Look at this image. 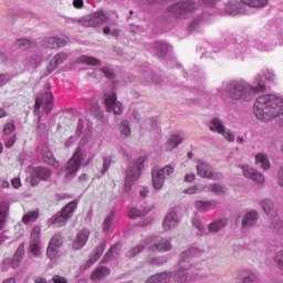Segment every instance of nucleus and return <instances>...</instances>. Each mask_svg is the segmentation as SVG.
I'll return each mask as SVG.
<instances>
[{"instance_id": "1", "label": "nucleus", "mask_w": 283, "mask_h": 283, "mask_svg": "<svg viewBox=\"0 0 283 283\" xmlns=\"http://www.w3.org/2000/svg\"><path fill=\"white\" fill-rule=\"evenodd\" d=\"M253 85L244 80L229 81L224 82L219 91L221 94H224L226 92L232 101H249L251 94H255V92H264L265 86L262 75L259 74L255 76Z\"/></svg>"}, {"instance_id": "2", "label": "nucleus", "mask_w": 283, "mask_h": 283, "mask_svg": "<svg viewBox=\"0 0 283 283\" xmlns=\"http://www.w3.org/2000/svg\"><path fill=\"white\" fill-rule=\"evenodd\" d=\"M253 112L254 116L263 123L273 120V118L283 114V98L276 95L260 96L254 103Z\"/></svg>"}, {"instance_id": "3", "label": "nucleus", "mask_w": 283, "mask_h": 283, "mask_svg": "<svg viewBox=\"0 0 283 283\" xmlns=\"http://www.w3.org/2000/svg\"><path fill=\"white\" fill-rule=\"evenodd\" d=\"M200 255H202V250L196 247H192L180 254L179 262L174 273L176 283H191L196 280V276L187 271H191V258H198Z\"/></svg>"}, {"instance_id": "4", "label": "nucleus", "mask_w": 283, "mask_h": 283, "mask_svg": "<svg viewBox=\"0 0 283 283\" xmlns=\"http://www.w3.org/2000/svg\"><path fill=\"white\" fill-rule=\"evenodd\" d=\"M174 171H176V166L171 164H168L163 168H153L151 181L154 189L160 191V189L165 187V180H167V178H171V176H174Z\"/></svg>"}, {"instance_id": "5", "label": "nucleus", "mask_w": 283, "mask_h": 283, "mask_svg": "<svg viewBox=\"0 0 283 283\" xmlns=\"http://www.w3.org/2000/svg\"><path fill=\"white\" fill-rule=\"evenodd\" d=\"M109 17L104 13L103 10L93 12L91 14L84 15L83 18L75 19L74 22L83 25L84 28H98L103 23H107Z\"/></svg>"}, {"instance_id": "6", "label": "nucleus", "mask_w": 283, "mask_h": 283, "mask_svg": "<svg viewBox=\"0 0 283 283\" xmlns=\"http://www.w3.org/2000/svg\"><path fill=\"white\" fill-rule=\"evenodd\" d=\"M145 165V157H139L135 160L133 166H129L126 171L125 191H132V187L138 178H140V171Z\"/></svg>"}, {"instance_id": "7", "label": "nucleus", "mask_w": 283, "mask_h": 283, "mask_svg": "<svg viewBox=\"0 0 283 283\" xmlns=\"http://www.w3.org/2000/svg\"><path fill=\"white\" fill-rule=\"evenodd\" d=\"M41 107L45 114H50L52 109H54V95L52 92H46L44 94H41L35 99V108L34 113L39 116V123H41Z\"/></svg>"}, {"instance_id": "8", "label": "nucleus", "mask_w": 283, "mask_h": 283, "mask_svg": "<svg viewBox=\"0 0 283 283\" xmlns=\"http://www.w3.org/2000/svg\"><path fill=\"white\" fill-rule=\"evenodd\" d=\"M196 10V4L191 0H184L168 7L167 11L170 17H176V19H185L187 13L193 12Z\"/></svg>"}, {"instance_id": "9", "label": "nucleus", "mask_w": 283, "mask_h": 283, "mask_svg": "<svg viewBox=\"0 0 283 283\" xmlns=\"http://www.w3.org/2000/svg\"><path fill=\"white\" fill-rule=\"evenodd\" d=\"M77 203L75 201L69 202L63 210L60 213H56L51 219V224H54V227H65L67 220L72 216H74V211H76Z\"/></svg>"}, {"instance_id": "10", "label": "nucleus", "mask_w": 283, "mask_h": 283, "mask_svg": "<svg viewBox=\"0 0 283 283\" xmlns=\"http://www.w3.org/2000/svg\"><path fill=\"white\" fill-rule=\"evenodd\" d=\"M83 160H85V155L83 154V149L77 148L66 165L67 180L74 178V176L78 174V169H81V163H83Z\"/></svg>"}, {"instance_id": "11", "label": "nucleus", "mask_w": 283, "mask_h": 283, "mask_svg": "<svg viewBox=\"0 0 283 283\" xmlns=\"http://www.w3.org/2000/svg\"><path fill=\"white\" fill-rule=\"evenodd\" d=\"M23 255H25V244L21 243L12 259L7 258L2 261V271H8V269H18L23 260Z\"/></svg>"}, {"instance_id": "12", "label": "nucleus", "mask_w": 283, "mask_h": 283, "mask_svg": "<svg viewBox=\"0 0 283 283\" xmlns=\"http://www.w3.org/2000/svg\"><path fill=\"white\" fill-rule=\"evenodd\" d=\"M146 247L150 251L167 252L171 251V242L167 239H158L157 237H149L146 239Z\"/></svg>"}, {"instance_id": "13", "label": "nucleus", "mask_w": 283, "mask_h": 283, "mask_svg": "<svg viewBox=\"0 0 283 283\" xmlns=\"http://www.w3.org/2000/svg\"><path fill=\"white\" fill-rule=\"evenodd\" d=\"M196 168L197 175L200 176V178H208L209 180H220V178H222V174L214 172L213 168L205 161H199Z\"/></svg>"}, {"instance_id": "14", "label": "nucleus", "mask_w": 283, "mask_h": 283, "mask_svg": "<svg viewBox=\"0 0 283 283\" xmlns=\"http://www.w3.org/2000/svg\"><path fill=\"white\" fill-rule=\"evenodd\" d=\"M209 129L210 132H217V134H221V136H223V138H226L228 143H233V140H235V135H233L231 130H227L224 124H222V122L218 118H213L210 122Z\"/></svg>"}, {"instance_id": "15", "label": "nucleus", "mask_w": 283, "mask_h": 283, "mask_svg": "<svg viewBox=\"0 0 283 283\" xmlns=\"http://www.w3.org/2000/svg\"><path fill=\"white\" fill-rule=\"evenodd\" d=\"M105 106L107 112H113L116 116H120L125 112V106L118 101H116V94L112 93L106 95Z\"/></svg>"}, {"instance_id": "16", "label": "nucleus", "mask_w": 283, "mask_h": 283, "mask_svg": "<svg viewBox=\"0 0 283 283\" xmlns=\"http://www.w3.org/2000/svg\"><path fill=\"white\" fill-rule=\"evenodd\" d=\"M240 168L242 169L245 178L258 182V185H264V175H262L260 171L255 170L249 165H242Z\"/></svg>"}, {"instance_id": "17", "label": "nucleus", "mask_w": 283, "mask_h": 283, "mask_svg": "<svg viewBox=\"0 0 283 283\" xmlns=\"http://www.w3.org/2000/svg\"><path fill=\"white\" fill-rule=\"evenodd\" d=\"M87 240H90V230L84 229L78 231L73 240L72 249L74 251H81L87 244Z\"/></svg>"}, {"instance_id": "18", "label": "nucleus", "mask_w": 283, "mask_h": 283, "mask_svg": "<svg viewBox=\"0 0 283 283\" xmlns=\"http://www.w3.org/2000/svg\"><path fill=\"white\" fill-rule=\"evenodd\" d=\"M52 176V171L48 168L38 167L33 168L31 172V185L34 187V185H39V180H48Z\"/></svg>"}, {"instance_id": "19", "label": "nucleus", "mask_w": 283, "mask_h": 283, "mask_svg": "<svg viewBox=\"0 0 283 283\" xmlns=\"http://www.w3.org/2000/svg\"><path fill=\"white\" fill-rule=\"evenodd\" d=\"M193 207L199 213H207L218 208V201L216 200H197L193 202Z\"/></svg>"}, {"instance_id": "20", "label": "nucleus", "mask_w": 283, "mask_h": 283, "mask_svg": "<svg viewBox=\"0 0 283 283\" xmlns=\"http://www.w3.org/2000/svg\"><path fill=\"white\" fill-rule=\"evenodd\" d=\"M180 219H178V213L176 211H170L163 223L164 231H171V229H176Z\"/></svg>"}, {"instance_id": "21", "label": "nucleus", "mask_w": 283, "mask_h": 283, "mask_svg": "<svg viewBox=\"0 0 283 283\" xmlns=\"http://www.w3.org/2000/svg\"><path fill=\"white\" fill-rule=\"evenodd\" d=\"M260 218V214L258 211L252 210L248 211L242 219V228L243 229H251V227H255L258 219Z\"/></svg>"}, {"instance_id": "22", "label": "nucleus", "mask_w": 283, "mask_h": 283, "mask_svg": "<svg viewBox=\"0 0 283 283\" xmlns=\"http://www.w3.org/2000/svg\"><path fill=\"white\" fill-rule=\"evenodd\" d=\"M185 140L184 134H172L168 137L165 149L166 151H174L178 145H180Z\"/></svg>"}, {"instance_id": "23", "label": "nucleus", "mask_w": 283, "mask_h": 283, "mask_svg": "<svg viewBox=\"0 0 283 283\" xmlns=\"http://www.w3.org/2000/svg\"><path fill=\"white\" fill-rule=\"evenodd\" d=\"M116 222H118V219H116V212L112 211L104 219V222H103L104 233H112L116 228Z\"/></svg>"}, {"instance_id": "24", "label": "nucleus", "mask_w": 283, "mask_h": 283, "mask_svg": "<svg viewBox=\"0 0 283 283\" xmlns=\"http://www.w3.org/2000/svg\"><path fill=\"white\" fill-rule=\"evenodd\" d=\"M103 251H105V243L102 242L94 251V253L90 256V259L84 264V270L90 269L96 261L103 255Z\"/></svg>"}, {"instance_id": "25", "label": "nucleus", "mask_w": 283, "mask_h": 283, "mask_svg": "<svg viewBox=\"0 0 283 283\" xmlns=\"http://www.w3.org/2000/svg\"><path fill=\"white\" fill-rule=\"evenodd\" d=\"M171 272H161L150 276L146 283H169L171 282Z\"/></svg>"}, {"instance_id": "26", "label": "nucleus", "mask_w": 283, "mask_h": 283, "mask_svg": "<svg viewBox=\"0 0 283 283\" xmlns=\"http://www.w3.org/2000/svg\"><path fill=\"white\" fill-rule=\"evenodd\" d=\"M43 45L49 50H59V48H64L65 42L59 38H45Z\"/></svg>"}, {"instance_id": "27", "label": "nucleus", "mask_w": 283, "mask_h": 283, "mask_svg": "<svg viewBox=\"0 0 283 283\" xmlns=\"http://www.w3.org/2000/svg\"><path fill=\"white\" fill-rule=\"evenodd\" d=\"M255 165H259L261 169H264V171H268V169H271V161L269 160V155L263 153L256 154Z\"/></svg>"}, {"instance_id": "28", "label": "nucleus", "mask_w": 283, "mask_h": 283, "mask_svg": "<svg viewBox=\"0 0 283 283\" xmlns=\"http://www.w3.org/2000/svg\"><path fill=\"white\" fill-rule=\"evenodd\" d=\"M67 61V54L66 53H57L50 62L49 70L50 72H54L59 65H63Z\"/></svg>"}, {"instance_id": "29", "label": "nucleus", "mask_w": 283, "mask_h": 283, "mask_svg": "<svg viewBox=\"0 0 283 283\" xmlns=\"http://www.w3.org/2000/svg\"><path fill=\"white\" fill-rule=\"evenodd\" d=\"M227 224H229V220L227 219L214 220L209 224V231L210 233H218V231H222Z\"/></svg>"}, {"instance_id": "30", "label": "nucleus", "mask_w": 283, "mask_h": 283, "mask_svg": "<svg viewBox=\"0 0 283 283\" xmlns=\"http://www.w3.org/2000/svg\"><path fill=\"white\" fill-rule=\"evenodd\" d=\"M109 273H111L109 269L105 266H99L92 273L91 277L92 280H94V282H97L98 280H103L107 277Z\"/></svg>"}, {"instance_id": "31", "label": "nucleus", "mask_w": 283, "mask_h": 283, "mask_svg": "<svg viewBox=\"0 0 283 283\" xmlns=\"http://www.w3.org/2000/svg\"><path fill=\"white\" fill-rule=\"evenodd\" d=\"M147 240L142 241L140 243H138L137 245L133 247L132 249H129L126 253V255L128 258H136V255H138L139 253H143L147 247Z\"/></svg>"}, {"instance_id": "32", "label": "nucleus", "mask_w": 283, "mask_h": 283, "mask_svg": "<svg viewBox=\"0 0 283 283\" xmlns=\"http://www.w3.org/2000/svg\"><path fill=\"white\" fill-rule=\"evenodd\" d=\"M260 279L258 277V275H255V273L245 270L243 272H241V283H259Z\"/></svg>"}, {"instance_id": "33", "label": "nucleus", "mask_w": 283, "mask_h": 283, "mask_svg": "<svg viewBox=\"0 0 283 283\" xmlns=\"http://www.w3.org/2000/svg\"><path fill=\"white\" fill-rule=\"evenodd\" d=\"M42 158L44 163H48V165H52L53 167H59V161L52 158V153L50 151V148L48 146L42 147Z\"/></svg>"}, {"instance_id": "34", "label": "nucleus", "mask_w": 283, "mask_h": 283, "mask_svg": "<svg viewBox=\"0 0 283 283\" xmlns=\"http://www.w3.org/2000/svg\"><path fill=\"white\" fill-rule=\"evenodd\" d=\"M205 187L207 189L206 191H212L217 196H224L227 193V187L219 184L205 185Z\"/></svg>"}, {"instance_id": "35", "label": "nucleus", "mask_w": 283, "mask_h": 283, "mask_svg": "<svg viewBox=\"0 0 283 283\" xmlns=\"http://www.w3.org/2000/svg\"><path fill=\"white\" fill-rule=\"evenodd\" d=\"M118 255H120V244H115L104 255L103 262H109V260H112V258H118Z\"/></svg>"}, {"instance_id": "36", "label": "nucleus", "mask_w": 283, "mask_h": 283, "mask_svg": "<svg viewBox=\"0 0 283 283\" xmlns=\"http://www.w3.org/2000/svg\"><path fill=\"white\" fill-rule=\"evenodd\" d=\"M77 63H83L84 65H101V60L87 55H82L77 59Z\"/></svg>"}, {"instance_id": "37", "label": "nucleus", "mask_w": 283, "mask_h": 283, "mask_svg": "<svg viewBox=\"0 0 283 283\" xmlns=\"http://www.w3.org/2000/svg\"><path fill=\"white\" fill-rule=\"evenodd\" d=\"M147 213H149V210H140L134 207L128 209V218L130 220H136V218H143V216H147Z\"/></svg>"}, {"instance_id": "38", "label": "nucleus", "mask_w": 283, "mask_h": 283, "mask_svg": "<svg viewBox=\"0 0 283 283\" xmlns=\"http://www.w3.org/2000/svg\"><path fill=\"white\" fill-rule=\"evenodd\" d=\"M119 134L123 138H128V136H132V128L129 127V122L123 120L120 123Z\"/></svg>"}, {"instance_id": "39", "label": "nucleus", "mask_w": 283, "mask_h": 283, "mask_svg": "<svg viewBox=\"0 0 283 283\" xmlns=\"http://www.w3.org/2000/svg\"><path fill=\"white\" fill-rule=\"evenodd\" d=\"M202 191H207V186H191L184 190V193H187L188 196H195L196 193H202Z\"/></svg>"}, {"instance_id": "40", "label": "nucleus", "mask_w": 283, "mask_h": 283, "mask_svg": "<svg viewBox=\"0 0 283 283\" xmlns=\"http://www.w3.org/2000/svg\"><path fill=\"white\" fill-rule=\"evenodd\" d=\"M41 249H43V245L41 244V241H33L30 242V252L35 258H39L42 253Z\"/></svg>"}, {"instance_id": "41", "label": "nucleus", "mask_w": 283, "mask_h": 283, "mask_svg": "<svg viewBox=\"0 0 283 283\" xmlns=\"http://www.w3.org/2000/svg\"><path fill=\"white\" fill-rule=\"evenodd\" d=\"M154 48L158 56H163L166 52H169V44L165 42H155Z\"/></svg>"}, {"instance_id": "42", "label": "nucleus", "mask_w": 283, "mask_h": 283, "mask_svg": "<svg viewBox=\"0 0 283 283\" xmlns=\"http://www.w3.org/2000/svg\"><path fill=\"white\" fill-rule=\"evenodd\" d=\"M244 6H249L250 8H264L266 6L268 0H241Z\"/></svg>"}, {"instance_id": "43", "label": "nucleus", "mask_w": 283, "mask_h": 283, "mask_svg": "<svg viewBox=\"0 0 283 283\" xmlns=\"http://www.w3.org/2000/svg\"><path fill=\"white\" fill-rule=\"evenodd\" d=\"M39 63H41V60L36 56H29L24 61V65L28 70H34L39 66Z\"/></svg>"}, {"instance_id": "44", "label": "nucleus", "mask_w": 283, "mask_h": 283, "mask_svg": "<svg viewBox=\"0 0 283 283\" xmlns=\"http://www.w3.org/2000/svg\"><path fill=\"white\" fill-rule=\"evenodd\" d=\"M38 218H39V210H32L23 216L22 221L24 222V224H28L30 222L36 221Z\"/></svg>"}, {"instance_id": "45", "label": "nucleus", "mask_w": 283, "mask_h": 283, "mask_svg": "<svg viewBox=\"0 0 283 283\" xmlns=\"http://www.w3.org/2000/svg\"><path fill=\"white\" fill-rule=\"evenodd\" d=\"M59 253H61V248L48 245L46 248V256L51 260H56L59 258Z\"/></svg>"}, {"instance_id": "46", "label": "nucleus", "mask_w": 283, "mask_h": 283, "mask_svg": "<svg viewBox=\"0 0 283 283\" xmlns=\"http://www.w3.org/2000/svg\"><path fill=\"white\" fill-rule=\"evenodd\" d=\"M59 253H61V248L48 245L46 248V256L51 260H56L59 258Z\"/></svg>"}, {"instance_id": "47", "label": "nucleus", "mask_w": 283, "mask_h": 283, "mask_svg": "<svg viewBox=\"0 0 283 283\" xmlns=\"http://www.w3.org/2000/svg\"><path fill=\"white\" fill-rule=\"evenodd\" d=\"M6 216H8V205H0V230L3 229V224L6 223Z\"/></svg>"}, {"instance_id": "48", "label": "nucleus", "mask_w": 283, "mask_h": 283, "mask_svg": "<svg viewBox=\"0 0 283 283\" xmlns=\"http://www.w3.org/2000/svg\"><path fill=\"white\" fill-rule=\"evenodd\" d=\"M49 247H63V237L61 234H55L49 242Z\"/></svg>"}, {"instance_id": "49", "label": "nucleus", "mask_w": 283, "mask_h": 283, "mask_svg": "<svg viewBox=\"0 0 283 283\" xmlns=\"http://www.w3.org/2000/svg\"><path fill=\"white\" fill-rule=\"evenodd\" d=\"M15 45L19 48V50H29L32 43L28 39H19L15 41Z\"/></svg>"}, {"instance_id": "50", "label": "nucleus", "mask_w": 283, "mask_h": 283, "mask_svg": "<svg viewBox=\"0 0 283 283\" xmlns=\"http://www.w3.org/2000/svg\"><path fill=\"white\" fill-rule=\"evenodd\" d=\"M149 264H154L155 266H160L163 264H167V256H157L148 260Z\"/></svg>"}, {"instance_id": "51", "label": "nucleus", "mask_w": 283, "mask_h": 283, "mask_svg": "<svg viewBox=\"0 0 283 283\" xmlns=\"http://www.w3.org/2000/svg\"><path fill=\"white\" fill-rule=\"evenodd\" d=\"M261 207L268 214L273 213V201L265 199L261 202Z\"/></svg>"}, {"instance_id": "52", "label": "nucleus", "mask_w": 283, "mask_h": 283, "mask_svg": "<svg viewBox=\"0 0 283 283\" xmlns=\"http://www.w3.org/2000/svg\"><path fill=\"white\" fill-rule=\"evenodd\" d=\"M14 129H17V127L14 126V120L7 122L3 127L4 136H10V134H12Z\"/></svg>"}, {"instance_id": "53", "label": "nucleus", "mask_w": 283, "mask_h": 283, "mask_svg": "<svg viewBox=\"0 0 283 283\" xmlns=\"http://www.w3.org/2000/svg\"><path fill=\"white\" fill-rule=\"evenodd\" d=\"M31 242H41V228L34 227L31 231Z\"/></svg>"}, {"instance_id": "54", "label": "nucleus", "mask_w": 283, "mask_h": 283, "mask_svg": "<svg viewBox=\"0 0 283 283\" xmlns=\"http://www.w3.org/2000/svg\"><path fill=\"white\" fill-rule=\"evenodd\" d=\"M143 127L145 129H148V132H153L154 129H158V122L154 119H147L144 124Z\"/></svg>"}, {"instance_id": "55", "label": "nucleus", "mask_w": 283, "mask_h": 283, "mask_svg": "<svg viewBox=\"0 0 283 283\" xmlns=\"http://www.w3.org/2000/svg\"><path fill=\"white\" fill-rule=\"evenodd\" d=\"M263 76L265 77V81H270V83H275V81L277 80L275 73H273V71L271 70H265L263 72Z\"/></svg>"}, {"instance_id": "56", "label": "nucleus", "mask_w": 283, "mask_h": 283, "mask_svg": "<svg viewBox=\"0 0 283 283\" xmlns=\"http://www.w3.org/2000/svg\"><path fill=\"white\" fill-rule=\"evenodd\" d=\"M112 165V157L106 156L103 159V174L109 169V166Z\"/></svg>"}, {"instance_id": "57", "label": "nucleus", "mask_w": 283, "mask_h": 283, "mask_svg": "<svg viewBox=\"0 0 283 283\" xmlns=\"http://www.w3.org/2000/svg\"><path fill=\"white\" fill-rule=\"evenodd\" d=\"M227 10L229 12V14H242V11L238 10V6L237 4H230L227 7Z\"/></svg>"}, {"instance_id": "58", "label": "nucleus", "mask_w": 283, "mask_h": 283, "mask_svg": "<svg viewBox=\"0 0 283 283\" xmlns=\"http://www.w3.org/2000/svg\"><path fill=\"white\" fill-rule=\"evenodd\" d=\"M99 72H102V74H104V76H106V78H112L114 76V71H112V69L105 66V67H102L99 70Z\"/></svg>"}, {"instance_id": "59", "label": "nucleus", "mask_w": 283, "mask_h": 283, "mask_svg": "<svg viewBox=\"0 0 283 283\" xmlns=\"http://www.w3.org/2000/svg\"><path fill=\"white\" fill-rule=\"evenodd\" d=\"M192 224L198 229V231H205V227H202V223L200 222L199 219L193 218L192 219Z\"/></svg>"}, {"instance_id": "60", "label": "nucleus", "mask_w": 283, "mask_h": 283, "mask_svg": "<svg viewBox=\"0 0 283 283\" xmlns=\"http://www.w3.org/2000/svg\"><path fill=\"white\" fill-rule=\"evenodd\" d=\"M46 130L45 124H39L35 132L38 136H43V133Z\"/></svg>"}, {"instance_id": "61", "label": "nucleus", "mask_w": 283, "mask_h": 283, "mask_svg": "<svg viewBox=\"0 0 283 283\" xmlns=\"http://www.w3.org/2000/svg\"><path fill=\"white\" fill-rule=\"evenodd\" d=\"M52 280L54 283H67V279L60 275H54Z\"/></svg>"}, {"instance_id": "62", "label": "nucleus", "mask_w": 283, "mask_h": 283, "mask_svg": "<svg viewBox=\"0 0 283 283\" xmlns=\"http://www.w3.org/2000/svg\"><path fill=\"white\" fill-rule=\"evenodd\" d=\"M14 143H17V137L11 136L9 139L6 140V147L10 148L12 147V145H14Z\"/></svg>"}, {"instance_id": "63", "label": "nucleus", "mask_w": 283, "mask_h": 283, "mask_svg": "<svg viewBox=\"0 0 283 283\" xmlns=\"http://www.w3.org/2000/svg\"><path fill=\"white\" fill-rule=\"evenodd\" d=\"M184 180L185 182H193L196 180V174H187Z\"/></svg>"}, {"instance_id": "64", "label": "nucleus", "mask_w": 283, "mask_h": 283, "mask_svg": "<svg viewBox=\"0 0 283 283\" xmlns=\"http://www.w3.org/2000/svg\"><path fill=\"white\" fill-rule=\"evenodd\" d=\"M277 182L280 187H283V166L281 167L279 174H277Z\"/></svg>"}]
</instances>
